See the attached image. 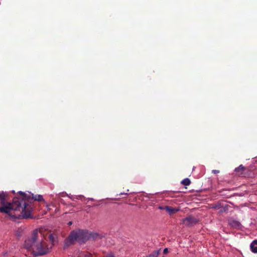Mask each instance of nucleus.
I'll use <instances>...</instances> for the list:
<instances>
[{"mask_svg": "<svg viewBox=\"0 0 257 257\" xmlns=\"http://www.w3.org/2000/svg\"><path fill=\"white\" fill-rule=\"evenodd\" d=\"M19 193L21 195V197H16L13 199V203L8 202V194L6 192L0 191V207H8V212L6 213L10 217L12 218H18L16 214L13 213L16 211H20L23 218H32L31 215L32 208L27 204L24 199H26L27 195L25 193L20 191Z\"/></svg>", "mask_w": 257, "mask_h": 257, "instance_id": "obj_1", "label": "nucleus"}, {"mask_svg": "<svg viewBox=\"0 0 257 257\" xmlns=\"http://www.w3.org/2000/svg\"><path fill=\"white\" fill-rule=\"evenodd\" d=\"M181 184L185 186H188L191 184V181L189 179L185 178L181 181Z\"/></svg>", "mask_w": 257, "mask_h": 257, "instance_id": "obj_11", "label": "nucleus"}, {"mask_svg": "<svg viewBox=\"0 0 257 257\" xmlns=\"http://www.w3.org/2000/svg\"><path fill=\"white\" fill-rule=\"evenodd\" d=\"M73 222L72 221H69L68 223V225H71L72 224Z\"/></svg>", "mask_w": 257, "mask_h": 257, "instance_id": "obj_18", "label": "nucleus"}, {"mask_svg": "<svg viewBox=\"0 0 257 257\" xmlns=\"http://www.w3.org/2000/svg\"><path fill=\"white\" fill-rule=\"evenodd\" d=\"M9 208L8 207H0V212L1 213H7L8 212V210Z\"/></svg>", "mask_w": 257, "mask_h": 257, "instance_id": "obj_12", "label": "nucleus"}, {"mask_svg": "<svg viewBox=\"0 0 257 257\" xmlns=\"http://www.w3.org/2000/svg\"><path fill=\"white\" fill-rule=\"evenodd\" d=\"M26 195H27L26 199H24V200L27 204H28L29 206H31V205H29L28 203H27L26 202V200L29 201V200L31 198V195H28L27 194H26ZM31 196H32V199L35 201H42L43 200V196L41 195H34L33 194H32ZM31 207L32 208V207Z\"/></svg>", "mask_w": 257, "mask_h": 257, "instance_id": "obj_5", "label": "nucleus"}, {"mask_svg": "<svg viewBox=\"0 0 257 257\" xmlns=\"http://www.w3.org/2000/svg\"><path fill=\"white\" fill-rule=\"evenodd\" d=\"M164 209L166 210L167 212H168L170 215H172L175 214L179 210V208H173L170 206H166L165 207H162V210Z\"/></svg>", "mask_w": 257, "mask_h": 257, "instance_id": "obj_6", "label": "nucleus"}, {"mask_svg": "<svg viewBox=\"0 0 257 257\" xmlns=\"http://www.w3.org/2000/svg\"><path fill=\"white\" fill-rule=\"evenodd\" d=\"M120 194H127V193H121Z\"/></svg>", "mask_w": 257, "mask_h": 257, "instance_id": "obj_19", "label": "nucleus"}, {"mask_svg": "<svg viewBox=\"0 0 257 257\" xmlns=\"http://www.w3.org/2000/svg\"><path fill=\"white\" fill-rule=\"evenodd\" d=\"M84 257H92V255L90 253H86L84 254Z\"/></svg>", "mask_w": 257, "mask_h": 257, "instance_id": "obj_13", "label": "nucleus"}, {"mask_svg": "<svg viewBox=\"0 0 257 257\" xmlns=\"http://www.w3.org/2000/svg\"><path fill=\"white\" fill-rule=\"evenodd\" d=\"M168 252V249L167 248H165L163 250L164 254H167Z\"/></svg>", "mask_w": 257, "mask_h": 257, "instance_id": "obj_16", "label": "nucleus"}, {"mask_svg": "<svg viewBox=\"0 0 257 257\" xmlns=\"http://www.w3.org/2000/svg\"><path fill=\"white\" fill-rule=\"evenodd\" d=\"M16 234L18 236H20L21 235V232H19V230H18V231H17Z\"/></svg>", "mask_w": 257, "mask_h": 257, "instance_id": "obj_17", "label": "nucleus"}, {"mask_svg": "<svg viewBox=\"0 0 257 257\" xmlns=\"http://www.w3.org/2000/svg\"><path fill=\"white\" fill-rule=\"evenodd\" d=\"M257 239H255L253 240V241L251 243L250 247L252 252L253 253H257Z\"/></svg>", "mask_w": 257, "mask_h": 257, "instance_id": "obj_7", "label": "nucleus"}, {"mask_svg": "<svg viewBox=\"0 0 257 257\" xmlns=\"http://www.w3.org/2000/svg\"><path fill=\"white\" fill-rule=\"evenodd\" d=\"M245 169V167L242 165H240L238 167L236 168L234 171L238 174V175H242L243 174Z\"/></svg>", "mask_w": 257, "mask_h": 257, "instance_id": "obj_8", "label": "nucleus"}, {"mask_svg": "<svg viewBox=\"0 0 257 257\" xmlns=\"http://www.w3.org/2000/svg\"><path fill=\"white\" fill-rule=\"evenodd\" d=\"M158 208L161 209V206L159 205Z\"/></svg>", "mask_w": 257, "mask_h": 257, "instance_id": "obj_20", "label": "nucleus"}, {"mask_svg": "<svg viewBox=\"0 0 257 257\" xmlns=\"http://www.w3.org/2000/svg\"><path fill=\"white\" fill-rule=\"evenodd\" d=\"M104 257H115V256L113 253H109V254L104 256Z\"/></svg>", "mask_w": 257, "mask_h": 257, "instance_id": "obj_14", "label": "nucleus"}, {"mask_svg": "<svg viewBox=\"0 0 257 257\" xmlns=\"http://www.w3.org/2000/svg\"><path fill=\"white\" fill-rule=\"evenodd\" d=\"M198 220L192 215H190L182 220V223L187 226H192L197 223Z\"/></svg>", "mask_w": 257, "mask_h": 257, "instance_id": "obj_4", "label": "nucleus"}, {"mask_svg": "<svg viewBox=\"0 0 257 257\" xmlns=\"http://www.w3.org/2000/svg\"><path fill=\"white\" fill-rule=\"evenodd\" d=\"M212 172L214 174H217L219 173V171L217 170H213Z\"/></svg>", "mask_w": 257, "mask_h": 257, "instance_id": "obj_15", "label": "nucleus"}, {"mask_svg": "<svg viewBox=\"0 0 257 257\" xmlns=\"http://www.w3.org/2000/svg\"><path fill=\"white\" fill-rule=\"evenodd\" d=\"M56 235L54 233H51L49 235V239L51 242V244L50 245H52V246L54 245L56 242Z\"/></svg>", "mask_w": 257, "mask_h": 257, "instance_id": "obj_10", "label": "nucleus"}, {"mask_svg": "<svg viewBox=\"0 0 257 257\" xmlns=\"http://www.w3.org/2000/svg\"><path fill=\"white\" fill-rule=\"evenodd\" d=\"M101 237L97 233L79 229L73 230L70 232L65 241V246H69L74 244L76 241L80 244L85 243L88 240H94L97 238H101Z\"/></svg>", "mask_w": 257, "mask_h": 257, "instance_id": "obj_3", "label": "nucleus"}, {"mask_svg": "<svg viewBox=\"0 0 257 257\" xmlns=\"http://www.w3.org/2000/svg\"><path fill=\"white\" fill-rule=\"evenodd\" d=\"M229 224L233 227L239 228L241 226L240 223L236 220H230L229 222Z\"/></svg>", "mask_w": 257, "mask_h": 257, "instance_id": "obj_9", "label": "nucleus"}, {"mask_svg": "<svg viewBox=\"0 0 257 257\" xmlns=\"http://www.w3.org/2000/svg\"><path fill=\"white\" fill-rule=\"evenodd\" d=\"M25 247L32 250L36 256L44 255L48 254L52 248V245L48 244L43 238L40 239L38 229L33 231L31 237L25 240Z\"/></svg>", "mask_w": 257, "mask_h": 257, "instance_id": "obj_2", "label": "nucleus"}]
</instances>
